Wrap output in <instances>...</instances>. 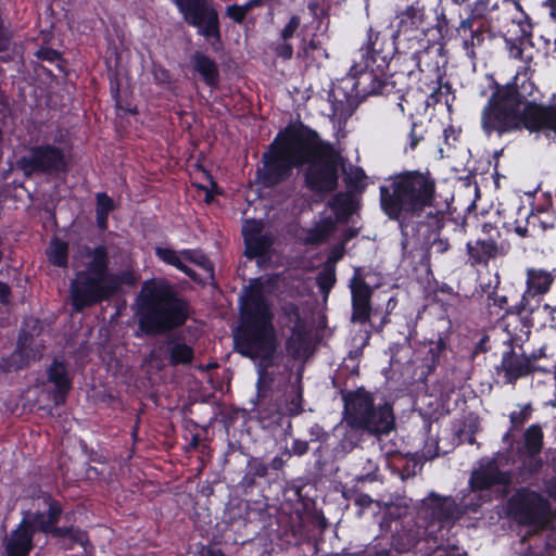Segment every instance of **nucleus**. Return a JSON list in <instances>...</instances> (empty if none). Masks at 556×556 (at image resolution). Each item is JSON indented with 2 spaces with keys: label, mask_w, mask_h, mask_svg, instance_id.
<instances>
[{
  "label": "nucleus",
  "mask_w": 556,
  "mask_h": 556,
  "mask_svg": "<svg viewBox=\"0 0 556 556\" xmlns=\"http://www.w3.org/2000/svg\"><path fill=\"white\" fill-rule=\"evenodd\" d=\"M304 165V186L309 191L324 195L337 190L343 165L341 152L315 129L296 121L279 130L265 148L255 181L262 188H274L289 180L294 168Z\"/></svg>",
  "instance_id": "f257e3e1"
},
{
  "label": "nucleus",
  "mask_w": 556,
  "mask_h": 556,
  "mask_svg": "<svg viewBox=\"0 0 556 556\" xmlns=\"http://www.w3.org/2000/svg\"><path fill=\"white\" fill-rule=\"evenodd\" d=\"M490 96L481 110L480 127L486 137H503L527 129L530 132L548 130L556 136V104L528 100L536 87L530 79L515 75L506 84H500L493 75H486Z\"/></svg>",
  "instance_id": "f03ea898"
},
{
  "label": "nucleus",
  "mask_w": 556,
  "mask_h": 556,
  "mask_svg": "<svg viewBox=\"0 0 556 556\" xmlns=\"http://www.w3.org/2000/svg\"><path fill=\"white\" fill-rule=\"evenodd\" d=\"M437 182L429 170L405 169L379 186L380 210L396 222L403 235L426 226L431 235L444 227L445 214L435 206Z\"/></svg>",
  "instance_id": "7ed1b4c3"
},
{
  "label": "nucleus",
  "mask_w": 556,
  "mask_h": 556,
  "mask_svg": "<svg viewBox=\"0 0 556 556\" xmlns=\"http://www.w3.org/2000/svg\"><path fill=\"white\" fill-rule=\"evenodd\" d=\"M274 308L261 278L250 280L239 296L238 325L233 330L235 350L251 359L269 361L277 350Z\"/></svg>",
  "instance_id": "20e7f679"
},
{
  "label": "nucleus",
  "mask_w": 556,
  "mask_h": 556,
  "mask_svg": "<svg viewBox=\"0 0 556 556\" xmlns=\"http://www.w3.org/2000/svg\"><path fill=\"white\" fill-rule=\"evenodd\" d=\"M85 255L89 261L70 282L68 300L73 313L79 314L110 302L123 293L124 287L134 288L139 282V274L131 268L118 271L110 269L111 260L105 244L86 247Z\"/></svg>",
  "instance_id": "39448f33"
},
{
  "label": "nucleus",
  "mask_w": 556,
  "mask_h": 556,
  "mask_svg": "<svg viewBox=\"0 0 556 556\" xmlns=\"http://www.w3.org/2000/svg\"><path fill=\"white\" fill-rule=\"evenodd\" d=\"M191 314L190 301L165 278L142 282L136 298L138 331L147 337L165 336L186 325Z\"/></svg>",
  "instance_id": "423d86ee"
},
{
  "label": "nucleus",
  "mask_w": 556,
  "mask_h": 556,
  "mask_svg": "<svg viewBox=\"0 0 556 556\" xmlns=\"http://www.w3.org/2000/svg\"><path fill=\"white\" fill-rule=\"evenodd\" d=\"M400 43L396 30L368 28L357 58L343 80L351 84V96L363 101L375 94V86H380L379 80L386 76Z\"/></svg>",
  "instance_id": "0eeeda50"
},
{
  "label": "nucleus",
  "mask_w": 556,
  "mask_h": 556,
  "mask_svg": "<svg viewBox=\"0 0 556 556\" xmlns=\"http://www.w3.org/2000/svg\"><path fill=\"white\" fill-rule=\"evenodd\" d=\"M400 43L396 30L368 28L357 58L343 80L351 84V96L363 101L375 94V86H380L379 80L386 76Z\"/></svg>",
  "instance_id": "6e6552de"
},
{
  "label": "nucleus",
  "mask_w": 556,
  "mask_h": 556,
  "mask_svg": "<svg viewBox=\"0 0 556 556\" xmlns=\"http://www.w3.org/2000/svg\"><path fill=\"white\" fill-rule=\"evenodd\" d=\"M426 37L428 35L425 34ZM424 42L410 43L400 40V48L393 56L395 70L389 76L380 78L375 86L374 96H393L397 100L401 111H404L402 101L414 86L421 83V76L428 72L427 63H434L433 56L441 55L444 50H439V43L422 39Z\"/></svg>",
  "instance_id": "1a4fd4ad"
},
{
  "label": "nucleus",
  "mask_w": 556,
  "mask_h": 556,
  "mask_svg": "<svg viewBox=\"0 0 556 556\" xmlns=\"http://www.w3.org/2000/svg\"><path fill=\"white\" fill-rule=\"evenodd\" d=\"M343 412L350 416L367 437L381 440L395 430L393 404L386 400L377 402L376 395L365 387L355 390L340 388Z\"/></svg>",
  "instance_id": "9d476101"
},
{
  "label": "nucleus",
  "mask_w": 556,
  "mask_h": 556,
  "mask_svg": "<svg viewBox=\"0 0 556 556\" xmlns=\"http://www.w3.org/2000/svg\"><path fill=\"white\" fill-rule=\"evenodd\" d=\"M16 168L25 178L40 176H59L66 174L68 162L64 151L53 143H40L26 148L16 160Z\"/></svg>",
  "instance_id": "9b49d317"
},
{
  "label": "nucleus",
  "mask_w": 556,
  "mask_h": 556,
  "mask_svg": "<svg viewBox=\"0 0 556 556\" xmlns=\"http://www.w3.org/2000/svg\"><path fill=\"white\" fill-rule=\"evenodd\" d=\"M155 256L164 264L184 273L197 285L204 286L207 278L214 277V264L201 250L176 251L167 247H156Z\"/></svg>",
  "instance_id": "f8f14e48"
},
{
  "label": "nucleus",
  "mask_w": 556,
  "mask_h": 556,
  "mask_svg": "<svg viewBox=\"0 0 556 556\" xmlns=\"http://www.w3.org/2000/svg\"><path fill=\"white\" fill-rule=\"evenodd\" d=\"M184 21L203 36L213 48L222 45L220 22L217 10L210 0H173Z\"/></svg>",
  "instance_id": "ddd939ff"
},
{
  "label": "nucleus",
  "mask_w": 556,
  "mask_h": 556,
  "mask_svg": "<svg viewBox=\"0 0 556 556\" xmlns=\"http://www.w3.org/2000/svg\"><path fill=\"white\" fill-rule=\"evenodd\" d=\"M507 507L514 518L523 526H544L548 520L549 502L536 491L518 489L508 500Z\"/></svg>",
  "instance_id": "4468645a"
},
{
  "label": "nucleus",
  "mask_w": 556,
  "mask_h": 556,
  "mask_svg": "<svg viewBox=\"0 0 556 556\" xmlns=\"http://www.w3.org/2000/svg\"><path fill=\"white\" fill-rule=\"evenodd\" d=\"M419 515L427 521L428 527L450 528L460 520V510L456 500L451 495H440L435 492H430L421 501Z\"/></svg>",
  "instance_id": "2eb2a0df"
},
{
  "label": "nucleus",
  "mask_w": 556,
  "mask_h": 556,
  "mask_svg": "<svg viewBox=\"0 0 556 556\" xmlns=\"http://www.w3.org/2000/svg\"><path fill=\"white\" fill-rule=\"evenodd\" d=\"M498 455L484 456L478 460V467L472 469L468 481L472 492L488 491L494 486L507 489L511 485L513 472L500 468Z\"/></svg>",
  "instance_id": "dca6fc26"
},
{
  "label": "nucleus",
  "mask_w": 556,
  "mask_h": 556,
  "mask_svg": "<svg viewBox=\"0 0 556 556\" xmlns=\"http://www.w3.org/2000/svg\"><path fill=\"white\" fill-rule=\"evenodd\" d=\"M396 34L401 41L410 43L424 42L426 29L431 28L429 15L421 0L414 1L397 14Z\"/></svg>",
  "instance_id": "f3484780"
},
{
  "label": "nucleus",
  "mask_w": 556,
  "mask_h": 556,
  "mask_svg": "<svg viewBox=\"0 0 556 556\" xmlns=\"http://www.w3.org/2000/svg\"><path fill=\"white\" fill-rule=\"evenodd\" d=\"M553 281V275L544 269H528L527 290L517 304L507 308V313L518 316H522L525 313L532 315L540 307V296L549 291Z\"/></svg>",
  "instance_id": "a211bd4d"
},
{
  "label": "nucleus",
  "mask_w": 556,
  "mask_h": 556,
  "mask_svg": "<svg viewBox=\"0 0 556 556\" xmlns=\"http://www.w3.org/2000/svg\"><path fill=\"white\" fill-rule=\"evenodd\" d=\"M349 288L351 291V321L364 325L369 321L372 304L374 288L366 282L363 269L355 267Z\"/></svg>",
  "instance_id": "6ab92c4d"
},
{
  "label": "nucleus",
  "mask_w": 556,
  "mask_h": 556,
  "mask_svg": "<svg viewBox=\"0 0 556 556\" xmlns=\"http://www.w3.org/2000/svg\"><path fill=\"white\" fill-rule=\"evenodd\" d=\"M42 508L23 513V519L28 522L36 533L48 535L54 525H58L64 513L61 501L46 492L39 496Z\"/></svg>",
  "instance_id": "aec40b11"
},
{
  "label": "nucleus",
  "mask_w": 556,
  "mask_h": 556,
  "mask_svg": "<svg viewBox=\"0 0 556 556\" xmlns=\"http://www.w3.org/2000/svg\"><path fill=\"white\" fill-rule=\"evenodd\" d=\"M47 382L52 384L51 397L55 406L64 405L73 390L74 375L64 356L53 357L46 368Z\"/></svg>",
  "instance_id": "412c9836"
},
{
  "label": "nucleus",
  "mask_w": 556,
  "mask_h": 556,
  "mask_svg": "<svg viewBox=\"0 0 556 556\" xmlns=\"http://www.w3.org/2000/svg\"><path fill=\"white\" fill-rule=\"evenodd\" d=\"M303 408V387L299 380L287 387L282 395H277L273 404L267 406L264 418L281 420L283 417H295L302 414Z\"/></svg>",
  "instance_id": "4be33fe9"
},
{
  "label": "nucleus",
  "mask_w": 556,
  "mask_h": 556,
  "mask_svg": "<svg viewBox=\"0 0 556 556\" xmlns=\"http://www.w3.org/2000/svg\"><path fill=\"white\" fill-rule=\"evenodd\" d=\"M337 443L333 446L334 458H343L354 451L367 437V433L342 410V420L333 427Z\"/></svg>",
  "instance_id": "5701e85b"
},
{
  "label": "nucleus",
  "mask_w": 556,
  "mask_h": 556,
  "mask_svg": "<svg viewBox=\"0 0 556 556\" xmlns=\"http://www.w3.org/2000/svg\"><path fill=\"white\" fill-rule=\"evenodd\" d=\"M505 344H507L509 349L503 352L501 364L496 366V371L497 374H504L506 383L515 384L517 380L539 370V367L529 363L525 353L517 354L515 352L511 338H509Z\"/></svg>",
  "instance_id": "b1692460"
},
{
  "label": "nucleus",
  "mask_w": 556,
  "mask_h": 556,
  "mask_svg": "<svg viewBox=\"0 0 556 556\" xmlns=\"http://www.w3.org/2000/svg\"><path fill=\"white\" fill-rule=\"evenodd\" d=\"M493 25L471 22L462 18L455 27L456 37L462 41V48L470 60L477 58L476 49L481 47L486 38L491 36Z\"/></svg>",
  "instance_id": "393cba45"
},
{
  "label": "nucleus",
  "mask_w": 556,
  "mask_h": 556,
  "mask_svg": "<svg viewBox=\"0 0 556 556\" xmlns=\"http://www.w3.org/2000/svg\"><path fill=\"white\" fill-rule=\"evenodd\" d=\"M262 231V223L255 219L247 222L242 228L244 255L250 260L267 255L274 244V236L270 232L263 233Z\"/></svg>",
  "instance_id": "a878e982"
},
{
  "label": "nucleus",
  "mask_w": 556,
  "mask_h": 556,
  "mask_svg": "<svg viewBox=\"0 0 556 556\" xmlns=\"http://www.w3.org/2000/svg\"><path fill=\"white\" fill-rule=\"evenodd\" d=\"M36 532L23 518L17 526L3 539L2 546L5 556H29L35 548Z\"/></svg>",
  "instance_id": "bb28decb"
},
{
  "label": "nucleus",
  "mask_w": 556,
  "mask_h": 556,
  "mask_svg": "<svg viewBox=\"0 0 556 556\" xmlns=\"http://www.w3.org/2000/svg\"><path fill=\"white\" fill-rule=\"evenodd\" d=\"M412 542H404L399 533L391 536L375 538L362 551L353 552L349 556H401L410 549Z\"/></svg>",
  "instance_id": "cd10ccee"
},
{
  "label": "nucleus",
  "mask_w": 556,
  "mask_h": 556,
  "mask_svg": "<svg viewBox=\"0 0 556 556\" xmlns=\"http://www.w3.org/2000/svg\"><path fill=\"white\" fill-rule=\"evenodd\" d=\"M468 0H440L435 9V23L431 28L426 29L429 41L439 43V50H444L446 46L450 18L447 17V9L451 5L462 7Z\"/></svg>",
  "instance_id": "c85d7f7f"
},
{
  "label": "nucleus",
  "mask_w": 556,
  "mask_h": 556,
  "mask_svg": "<svg viewBox=\"0 0 556 556\" xmlns=\"http://www.w3.org/2000/svg\"><path fill=\"white\" fill-rule=\"evenodd\" d=\"M287 316L294 320L291 328V337L287 340V350L292 356H300L301 352L308 348L309 333L305 320L302 318L299 307L294 304L290 305L286 311Z\"/></svg>",
  "instance_id": "c756f323"
},
{
  "label": "nucleus",
  "mask_w": 556,
  "mask_h": 556,
  "mask_svg": "<svg viewBox=\"0 0 556 556\" xmlns=\"http://www.w3.org/2000/svg\"><path fill=\"white\" fill-rule=\"evenodd\" d=\"M466 249L468 260L472 266H488L491 260L504 254L503 248L492 236L489 239H477L475 242L469 241L466 244Z\"/></svg>",
  "instance_id": "7c9ffc66"
},
{
  "label": "nucleus",
  "mask_w": 556,
  "mask_h": 556,
  "mask_svg": "<svg viewBox=\"0 0 556 556\" xmlns=\"http://www.w3.org/2000/svg\"><path fill=\"white\" fill-rule=\"evenodd\" d=\"M190 63L192 71L201 77L207 87L211 89L218 88L220 74L218 64L214 59L201 51H195L190 58Z\"/></svg>",
  "instance_id": "2f4dec72"
},
{
  "label": "nucleus",
  "mask_w": 556,
  "mask_h": 556,
  "mask_svg": "<svg viewBox=\"0 0 556 556\" xmlns=\"http://www.w3.org/2000/svg\"><path fill=\"white\" fill-rule=\"evenodd\" d=\"M301 26V17L296 14L291 15L286 25L279 33V39L270 45L276 58L282 61L291 60L293 56V46L290 43V39L294 37Z\"/></svg>",
  "instance_id": "473e14b6"
},
{
  "label": "nucleus",
  "mask_w": 556,
  "mask_h": 556,
  "mask_svg": "<svg viewBox=\"0 0 556 556\" xmlns=\"http://www.w3.org/2000/svg\"><path fill=\"white\" fill-rule=\"evenodd\" d=\"M164 353L168 364L174 367L190 365L194 359L193 348L178 338L166 341Z\"/></svg>",
  "instance_id": "72a5a7b5"
},
{
  "label": "nucleus",
  "mask_w": 556,
  "mask_h": 556,
  "mask_svg": "<svg viewBox=\"0 0 556 556\" xmlns=\"http://www.w3.org/2000/svg\"><path fill=\"white\" fill-rule=\"evenodd\" d=\"M268 473V465L262 457L249 456L240 486L248 492L256 486L258 479L266 478Z\"/></svg>",
  "instance_id": "f704fd0d"
},
{
  "label": "nucleus",
  "mask_w": 556,
  "mask_h": 556,
  "mask_svg": "<svg viewBox=\"0 0 556 556\" xmlns=\"http://www.w3.org/2000/svg\"><path fill=\"white\" fill-rule=\"evenodd\" d=\"M501 0H476L467 3L468 14L465 20L480 24L493 25V14L498 10Z\"/></svg>",
  "instance_id": "c9c22d12"
},
{
  "label": "nucleus",
  "mask_w": 556,
  "mask_h": 556,
  "mask_svg": "<svg viewBox=\"0 0 556 556\" xmlns=\"http://www.w3.org/2000/svg\"><path fill=\"white\" fill-rule=\"evenodd\" d=\"M41 330L42 326L39 319L30 318L25 320L23 327L18 331L15 349L20 350L23 355H34L35 359L36 353L34 350V337L35 334H39Z\"/></svg>",
  "instance_id": "e433bc0d"
},
{
  "label": "nucleus",
  "mask_w": 556,
  "mask_h": 556,
  "mask_svg": "<svg viewBox=\"0 0 556 556\" xmlns=\"http://www.w3.org/2000/svg\"><path fill=\"white\" fill-rule=\"evenodd\" d=\"M427 70L431 73V84L428 85L430 89L429 98L434 103H440L444 96H447L452 91V85L445 80V73L441 70L438 61L434 63H427Z\"/></svg>",
  "instance_id": "4c0bfd02"
},
{
  "label": "nucleus",
  "mask_w": 556,
  "mask_h": 556,
  "mask_svg": "<svg viewBox=\"0 0 556 556\" xmlns=\"http://www.w3.org/2000/svg\"><path fill=\"white\" fill-rule=\"evenodd\" d=\"M336 224L331 216L319 219L313 228L306 230L303 242L307 245H319L328 240Z\"/></svg>",
  "instance_id": "58836bf2"
},
{
  "label": "nucleus",
  "mask_w": 556,
  "mask_h": 556,
  "mask_svg": "<svg viewBox=\"0 0 556 556\" xmlns=\"http://www.w3.org/2000/svg\"><path fill=\"white\" fill-rule=\"evenodd\" d=\"M115 208L113 199L106 192L96 194V224L99 230H108L109 216Z\"/></svg>",
  "instance_id": "ea45409f"
},
{
  "label": "nucleus",
  "mask_w": 556,
  "mask_h": 556,
  "mask_svg": "<svg viewBox=\"0 0 556 556\" xmlns=\"http://www.w3.org/2000/svg\"><path fill=\"white\" fill-rule=\"evenodd\" d=\"M68 243L58 237L51 239L46 251L49 263L59 268H67L68 266Z\"/></svg>",
  "instance_id": "a19ab883"
},
{
  "label": "nucleus",
  "mask_w": 556,
  "mask_h": 556,
  "mask_svg": "<svg viewBox=\"0 0 556 556\" xmlns=\"http://www.w3.org/2000/svg\"><path fill=\"white\" fill-rule=\"evenodd\" d=\"M328 206L332 210L339 220L348 219L355 211L353 195L346 192L336 193L328 201Z\"/></svg>",
  "instance_id": "79ce46f5"
},
{
  "label": "nucleus",
  "mask_w": 556,
  "mask_h": 556,
  "mask_svg": "<svg viewBox=\"0 0 556 556\" xmlns=\"http://www.w3.org/2000/svg\"><path fill=\"white\" fill-rule=\"evenodd\" d=\"M544 445V433L540 425L533 424L523 433L522 454H541Z\"/></svg>",
  "instance_id": "37998d69"
},
{
  "label": "nucleus",
  "mask_w": 556,
  "mask_h": 556,
  "mask_svg": "<svg viewBox=\"0 0 556 556\" xmlns=\"http://www.w3.org/2000/svg\"><path fill=\"white\" fill-rule=\"evenodd\" d=\"M271 383L273 380L270 378H265L264 375H261L256 382V406L260 414L263 416L267 412V406L273 404L275 397L278 395L271 390Z\"/></svg>",
  "instance_id": "c03bdc74"
},
{
  "label": "nucleus",
  "mask_w": 556,
  "mask_h": 556,
  "mask_svg": "<svg viewBox=\"0 0 556 556\" xmlns=\"http://www.w3.org/2000/svg\"><path fill=\"white\" fill-rule=\"evenodd\" d=\"M34 355H23L20 350L14 349L10 355L0 357V371L5 374L18 371L28 367Z\"/></svg>",
  "instance_id": "a18cd8bd"
},
{
  "label": "nucleus",
  "mask_w": 556,
  "mask_h": 556,
  "mask_svg": "<svg viewBox=\"0 0 556 556\" xmlns=\"http://www.w3.org/2000/svg\"><path fill=\"white\" fill-rule=\"evenodd\" d=\"M446 341V338L439 334L437 340H431L429 342V349L424 357L429 371L434 370V368L440 364V358L447 348Z\"/></svg>",
  "instance_id": "49530a36"
},
{
  "label": "nucleus",
  "mask_w": 556,
  "mask_h": 556,
  "mask_svg": "<svg viewBox=\"0 0 556 556\" xmlns=\"http://www.w3.org/2000/svg\"><path fill=\"white\" fill-rule=\"evenodd\" d=\"M47 536H51L53 539H68L72 542L80 545L85 543L84 534L73 525L62 527L54 525L51 529V532H49Z\"/></svg>",
  "instance_id": "de8ad7c7"
},
{
  "label": "nucleus",
  "mask_w": 556,
  "mask_h": 556,
  "mask_svg": "<svg viewBox=\"0 0 556 556\" xmlns=\"http://www.w3.org/2000/svg\"><path fill=\"white\" fill-rule=\"evenodd\" d=\"M518 453H519V458H520V463H521V466L519 468L521 475L526 473L528 476H533V475L539 473L542 470L543 460H542L541 454L531 455V454H522V452H518Z\"/></svg>",
  "instance_id": "09e8293b"
},
{
  "label": "nucleus",
  "mask_w": 556,
  "mask_h": 556,
  "mask_svg": "<svg viewBox=\"0 0 556 556\" xmlns=\"http://www.w3.org/2000/svg\"><path fill=\"white\" fill-rule=\"evenodd\" d=\"M336 281L337 279L334 268H326L323 271H320L316 277V283L319 290L325 294H328L330 292Z\"/></svg>",
  "instance_id": "8fccbe9b"
},
{
  "label": "nucleus",
  "mask_w": 556,
  "mask_h": 556,
  "mask_svg": "<svg viewBox=\"0 0 556 556\" xmlns=\"http://www.w3.org/2000/svg\"><path fill=\"white\" fill-rule=\"evenodd\" d=\"M151 74L154 83L159 86L168 88L173 83L172 73L160 63L152 64Z\"/></svg>",
  "instance_id": "3c124183"
},
{
  "label": "nucleus",
  "mask_w": 556,
  "mask_h": 556,
  "mask_svg": "<svg viewBox=\"0 0 556 556\" xmlns=\"http://www.w3.org/2000/svg\"><path fill=\"white\" fill-rule=\"evenodd\" d=\"M554 207V197L552 192L546 191L542 192L541 195L538 198V202L534 204L532 212L535 211L536 213H547L552 211Z\"/></svg>",
  "instance_id": "603ef678"
},
{
  "label": "nucleus",
  "mask_w": 556,
  "mask_h": 556,
  "mask_svg": "<svg viewBox=\"0 0 556 556\" xmlns=\"http://www.w3.org/2000/svg\"><path fill=\"white\" fill-rule=\"evenodd\" d=\"M291 459L289 448L285 447L282 451H280L279 454L274 456L268 465V469L273 471H281L283 467L288 464V462Z\"/></svg>",
  "instance_id": "864d4df0"
},
{
  "label": "nucleus",
  "mask_w": 556,
  "mask_h": 556,
  "mask_svg": "<svg viewBox=\"0 0 556 556\" xmlns=\"http://www.w3.org/2000/svg\"><path fill=\"white\" fill-rule=\"evenodd\" d=\"M531 417L530 406H526L523 409L519 412H513L509 415V420L511 424V429L518 430L522 428V426L529 420Z\"/></svg>",
  "instance_id": "5fc2aeb1"
},
{
  "label": "nucleus",
  "mask_w": 556,
  "mask_h": 556,
  "mask_svg": "<svg viewBox=\"0 0 556 556\" xmlns=\"http://www.w3.org/2000/svg\"><path fill=\"white\" fill-rule=\"evenodd\" d=\"M486 305L488 307H498L500 309H504V315H509L507 313V308H510L511 306L508 305V299L506 295H498L494 290L492 292H489L486 295Z\"/></svg>",
  "instance_id": "6e6d98bb"
},
{
  "label": "nucleus",
  "mask_w": 556,
  "mask_h": 556,
  "mask_svg": "<svg viewBox=\"0 0 556 556\" xmlns=\"http://www.w3.org/2000/svg\"><path fill=\"white\" fill-rule=\"evenodd\" d=\"M399 462L402 463V465L396 467V469L399 470V475L402 480H406L416 475L415 469L417 467V463L414 459H406L401 457Z\"/></svg>",
  "instance_id": "4d7b16f0"
},
{
  "label": "nucleus",
  "mask_w": 556,
  "mask_h": 556,
  "mask_svg": "<svg viewBox=\"0 0 556 556\" xmlns=\"http://www.w3.org/2000/svg\"><path fill=\"white\" fill-rule=\"evenodd\" d=\"M226 15L237 24H242L248 15L242 4H230L226 8Z\"/></svg>",
  "instance_id": "13d9d810"
},
{
  "label": "nucleus",
  "mask_w": 556,
  "mask_h": 556,
  "mask_svg": "<svg viewBox=\"0 0 556 556\" xmlns=\"http://www.w3.org/2000/svg\"><path fill=\"white\" fill-rule=\"evenodd\" d=\"M320 42L317 40L316 35H312L309 39H307L305 36L301 39V46L299 49V56H307L311 52L319 49Z\"/></svg>",
  "instance_id": "bf43d9fd"
},
{
  "label": "nucleus",
  "mask_w": 556,
  "mask_h": 556,
  "mask_svg": "<svg viewBox=\"0 0 556 556\" xmlns=\"http://www.w3.org/2000/svg\"><path fill=\"white\" fill-rule=\"evenodd\" d=\"M364 472H362L359 476H358V481H375L377 480V472H378V465L376 462L371 460V459H367L366 460V464L364 466Z\"/></svg>",
  "instance_id": "052dcab7"
},
{
  "label": "nucleus",
  "mask_w": 556,
  "mask_h": 556,
  "mask_svg": "<svg viewBox=\"0 0 556 556\" xmlns=\"http://www.w3.org/2000/svg\"><path fill=\"white\" fill-rule=\"evenodd\" d=\"M365 177H366L365 172L362 168L357 167L352 176H349L348 178H345V184L349 188H353L357 191H363L365 186L364 185L359 186V185L363 182Z\"/></svg>",
  "instance_id": "680f3d73"
},
{
  "label": "nucleus",
  "mask_w": 556,
  "mask_h": 556,
  "mask_svg": "<svg viewBox=\"0 0 556 556\" xmlns=\"http://www.w3.org/2000/svg\"><path fill=\"white\" fill-rule=\"evenodd\" d=\"M481 507L480 498L477 500H467L463 498L460 503H458V508L460 510V519L464 517V515L468 513H477Z\"/></svg>",
  "instance_id": "e2e57ef3"
},
{
  "label": "nucleus",
  "mask_w": 556,
  "mask_h": 556,
  "mask_svg": "<svg viewBox=\"0 0 556 556\" xmlns=\"http://www.w3.org/2000/svg\"><path fill=\"white\" fill-rule=\"evenodd\" d=\"M309 450L308 442L301 439H294L292 441V445L289 448L290 457L293 455L295 456H303L305 455Z\"/></svg>",
  "instance_id": "0e129e2a"
},
{
  "label": "nucleus",
  "mask_w": 556,
  "mask_h": 556,
  "mask_svg": "<svg viewBox=\"0 0 556 556\" xmlns=\"http://www.w3.org/2000/svg\"><path fill=\"white\" fill-rule=\"evenodd\" d=\"M37 58L53 63L62 59L61 53L52 48H40L37 52Z\"/></svg>",
  "instance_id": "69168bd1"
},
{
  "label": "nucleus",
  "mask_w": 556,
  "mask_h": 556,
  "mask_svg": "<svg viewBox=\"0 0 556 556\" xmlns=\"http://www.w3.org/2000/svg\"><path fill=\"white\" fill-rule=\"evenodd\" d=\"M345 254V242H341L331 248L328 254L327 264L341 261Z\"/></svg>",
  "instance_id": "338daca9"
},
{
  "label": "nucleus",
  "mask_w": 556,
  "mask_h": 556,
  "mask_svg": "<svg viewBox=\"0 0 556 556\" xmlns=\"http://www.w3.org/2000/svg\"><path fill=\"white\" fill-rule=\"evenodd\" d=\"M460 134V129H455L453 126L444 128L443 135L445 144L455 147V142L459 140Z\"/></svg>",
  "instance_id": "774afa93"
}]
</instances>
